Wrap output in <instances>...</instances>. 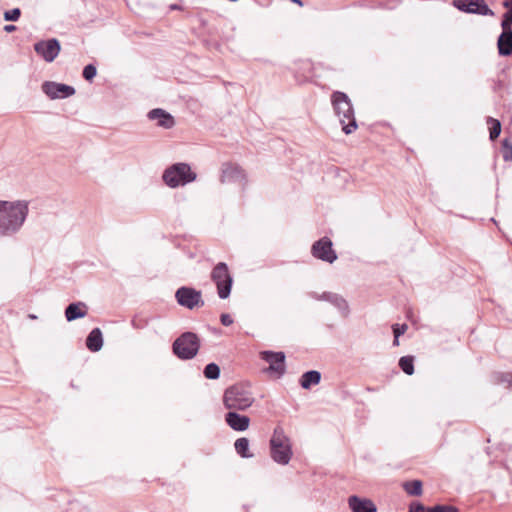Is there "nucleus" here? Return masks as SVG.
I'll use <instances>...</instances> for the list:
<instances>
[{
    "instance_id": "10",
    "label": "nucleus",
    "mask_w": 512,
    "mask_h": 512,
    "mask_svg": "<svg viewBox=\"0 0 512 512\" xmlns=\"http://www.w3.org/2000/svg\"><path fill=\"white\" fill-rule=\"evenodd\" d=\"M453 5L467 13L483 16H493V11L485 4L484 0H453Z\"/></svg>"
},
{
    "instance_id": "21",
    "label": "nucleus",
    "mask_w": 512,
    "mask_h": 512,
    "mask_svg": "<svg viewBox=\"0 0 512 512\" xmlns=\"http://www.w3.org/2000/svg\"><path fill=\"white\" fill-rule=\"evenodd\" d=\"M321 380V373L316 370L305 372L300 379V385L303 389H309L313 385H317Z\"/></svg>"
},
{
    "instance_id": "13",
    "label": "nucleus",
    "mask_w": 512,
    "mask_h": 512,
    "mask_svg": "<svg viewBox=\"0 0 512 512\" xmlns=\"http://www.w3.org/2000/svg\"><path fill=\"white\" fill-rule=\"evenodd\" d=\"M222 183H238L243 185L245 175L243 170L236 164L224 163L221 169Z\"/></svg>"
},
{
    "instance_id": "40",
    "label": "nucleus",
    "mask_w": 512,
    "mask_h": 512,
    "mask_svg": "<svg viewBox=\"0 0 512 512\" xmlns=\"http://www.w3.org/2000/svg\"><path fill=\"white\" fill-rule=\"evenodd\" d=\"M393 344H394V345H398V344H399L398 338H395V337H394Z\"/></svg>"
},
{
    "instance_id": "32",
    "label": "nucleus",
    "mask_w": 512,
    "mask_h": 512,
    "mask_svg": "<svg viewBox=\"0 0 512 512\" xmlns=\"http://www.w3.org/2000/svg\"><path fill=\"white\" fill-rule=\"evenodd\" d=\"M428 512H458V509L449 505H436L428 508Z\"/></svg>"
},
{
    "instance_id": "6",
    "label": "nucleus",
    "mask_w": 512,
    "mask_h": 512,
    "mask_svg": "<svg viewBox=\"0 0 512 512\" xmlns=\"http://www.w3.org/2000/svg\"><path fill=\"white\" fill-rule=\"evenodd\" d=\"M212 279L217 287L219 298L226 299L229 297L232 287V277L225 263H218L212 271Z\"/></svg>"
},
{
    "instance_id": "23",
    "label": "nucleus",
    "mask_w": 512,
    "mask_h": 512,
    "mask_svg": "<svg viewBox=\"0 0 512 512\" xmlns=\"http://www.w3.org/2000/svg\"><path fill=\"white\" fill-rule=\"evenodd\" d=\"M503 6L508 8V11L503 15V20L501 23L502 32L512 31V0H505L503 2Z\"/></svg>"
},
{
    "instance_id": "31",
    "label": "nucleus",
    "mask_w": 512,
    "mask_h": 512,
    "mask_svg": "<svg viewBox=\"0 0 512 512\" xmlns=\"http://www.w3.org/2000/svg\"><path fill=\"white\" fill-rule=\"evenodd\" d=\"M97 70L96 67L92 64H88L83 69V77L87 81L93 80V78L96 76Z\"/></svg>"
},
{
    "instance_id": "28",
    "label": "nucleus",
    "mask_w": 512,
    "mask_h": 512,
    "mask_svg": "<svg viewBox=\"0 0 512 512\" xmlns=\"http://www.w3.org/2000/svg\"><path fill=\"white\" fill-rule=\"evenodd\" d=\"M204 376L207 378V379H217L219 378L220 376V368L217 364L215 363H210L208 364L205 369H204Z\"/></svg>"
},
{
    "instance_id": "35",
    "label": "nucleus",
    "mask_w": 512,
    "mask_h": 512,
    "mask_svg": "<svg viewBox=\"0 0 512 512\" xmlns=\"http://www.w3.org/2000/svg\"><path fill=\"white\" fill-rule=\"evenodd\" d=\"M498 381L512 386V373L507 372L499 374Z\"/></svg>"
},
{
    "instance_id": "41",
    "label": "nucleus",
    "mask_w": 512,
    "mask_h": 512,
    "mask_svg": "<svg viewBox=\"0 0 512 512\" xmlns=\"http://www.w3.org/2000/svg\"><path fill=\"white\" fill-rule=\"evenodd\" d=\"M170 8H171V9H179V7H178L177 5H175V4H174V5H171V6H170Z\"/></svg>"
},
{
    "instance_id": "17",
    "label": "nucleus",
    "mask_w": 512,
    "mask_h": 512,
    "mask_svg": "<svg viewBox=\"0 0 512 512\" xmlns=\"http://www.w3.org/2000/svg\"><path fill=\"white\" fill-rule=\"evenodd\" d=\"M148 118L157 121V125L169 129L174 126V118L165 110L157 108L148 113Z\"/></svg>"
},
{
    "instance_id": "30",
    "label": "nucleus",
    "mask_w": 512,
    "mask_h": 512,
    "mask_svg": "<svg viewBox=\"0 0 512 512\" xmlns=\"http://www.w3.org/2000/svg\"><path fill=\"white\" fill-rule=\"evenodd\" d=\"M21 15V11L19 8H14L11 10H7L4 12L5 21H17Z\"/></svg>"
},
{
    "instance_id": "11",
    "label": "nucleus",
    "mask_w": 512,
    "mask_h": 512,
    "mask_svg": "<svg viewBox=\"0 0 512 512\" xmlns=\"http://www.w3.org/2000/svg\"><path fill=\"white\" fill-rule=\"evenodd\" d=\"M309 296L315 300L327 301L331 303L344 317L349 315L350 309L348 302L337 293L323 292L322 294H318L317 292H310Z\"/></svg>"
},
{
    "instance_id": "8",
    "label": "nucleus",
    "mask_w": 512,
    "mask_h": 512,
    "mask_svg": "<svg viewBox=\"0 0 512 512\" xmlns=\"http://www.w3.org/2000/svg\"><path fill=\"white\" fill-rule=\"evenodd\" d=\"M332 245V241L328 237H323L312 245L311 253L317 259L333 263L337 259V254Z\"/></svg>"
},
{
    "instance_id": "9",
    "label": "nucleus",
    "mask_w": 512,
    "mask_h": 512,
    "mask_svg": "<svg viewBox=\"0 0 512 512\" xmlns=\"http://www.w3.org/2000/svg\"><path fill=\"white\" fill-rule=\"evenodd\" d=\"M42 91L52 100L68 98L76 92L72 86L53 81H45L42 84Z\"/></svg>"
},
{
    "instance_id": "38",
    "label": "nucleus",
    "mask_w": 512,
    "mask_h": 512,
    "mask_svg": "<svg viewBox=\"0 0 512 512\" xmlns=\"http://www.w3.org/2000/svg\"><path fill=\"white\" fill-rule=\"evenodd\" d=\"M199 349V340L197 339L196 335L194 334V357L198 353Z\"/></svg>"
},
{
    "instance_id": "33",
    "label": "nucleus",
    "mask_w": 512,
    "mask_h": 512,
    "mask_svg": "<svg viewBox=\"0 0 512 512\" xmlns=\"http://www.w3.org/2000/svg\"><path fill=\"white\" fill-rule=\"evenodd\" d=\"M407 330V325L406 324H402V325H394L393 326V333H394V336L395 338H399L402 334H404Z\"/></svg>"
},
{
    "instance_id": "26",
    "label": "nucleus",
    "mask_w": 512,
    "mask_h": 512,
    "mask_svg": "<svg viewBox=\"0 0 512 512\" xmlns=\"http://www.w3.org/2000/svg\"><path fill=\"white\" fill-rule=\"evenodd\" d=\"M399 366L404 373L412 375L414 373V364L412 356H403L399 360Z\"/></svg>"
},
{
    "instance_id": "5",
    "label": "nucleus",
    "mask_w": 512,
    "mask_h": 512,
    "mask_svg": "<svg viewBox=\"0 0 512 512\" xmlns=\"http://www.w3.org/2000/svg\"><path fill=\"white\" fill-rule=\"evenodd\" d=\"M162 180L169 188H178L192 182V169L187 163H175L167 167Z\"/></svg>"
},
{
    "instance_id": "4",
    "label": "nucleus",
    "mask_w": 512,
    "mask_h": 512,
    "mask_svg": "<svg viewBox=\"0 0 512 512\" xmlns=\"http://www.w3.org/2000/svg\"><path fill=\"white\" fill-rule=\"evenodd\" d=\"M272 459L281 465H287L292 457V449L289 438L284 431L276 428L270 440Z\"/></svg>"
},
{
    "instance_id": "25",
    "label": "nucleus",
    "mask_w": 512,
    "mask_h": 512,
    "mask_svg": "<svg viewBox=\"0 0 512 512\" xmlns=\"http://www.w3.org/2000/svg\"><path fill=\"white\" fill-rule=\"evenodd\" d=\"M403 488L411 496H420L422 494V482L420 480L407 481L403 484Z\"/></svg>"
},
{
    "instance_id": "39",
    "label": "nucleus",
    "mask_w": 512,
    "mask_h": 512,
    "mask_svg": "<svg viewBox=\"0 0 512 512\" xmlns=\"http://www.w3.org/2000/svg\"><path fill=\"white\" fill-rule=\"evenodd\" d=\"M4 30L10 33L16 30V26L9 24L4 27Z\"/></svg>"
},
{
    "instance_id": "7",
    "label": "nucleus",
    "mask_w": 512,
    "mask_h": 512,
    "mask_svg": "<svg viewBox=\"0 0 512 512\" xmlns=\"http://www.w3.org/2000/svg\"><path fill=\"white\" fill-rule=\"evenodd\" d=\"M35 52L46 62H53L61 51L60 42L55 39L41 40L34 44Z\"/></svg>"
},
{
    "instance_id": "19",
    "label": "nucleus",
    "mask_w": 512,
    "mask_h": 512,
    "mask_svg": "<svg viewBox=\"0 0 512 512\" xmlns=\"http://www.w3.org/2000/svg\"><path fill=\"white\" fill-rule=\"evenodd\" d=\"M498 53L501 56L512 54V31L502 32L497 41Z\"/></svg>"
},
{
    "instance_id": "2",
    "label": "nucleus",
    "mask_w": 512,
    "mask_h": 512,
    "mask_svg": "<svg viewBox=\"0 0 512 512\" xmlns=\"http://www.w3.org/2000/svg\"><path fill=\"white\" fill-rule=\"evenodd\" d=\"M331 102L335 111V114L339 118L342 125V130L345 134H350L357 128L356 119L354 116V110L352 103L344 92L335 91L331 95Z\"/></svg>"
},
{
    "instance_id": "15",
    "label": "nucleus",
    "mask_w": 512,
    "mask_h": 512,
    "mask_svg": "<svg viewBox=\"0 0 512 512\" xmlns=\"http://www.w3.org/2000/svg\"><path fill=\"white\" fill-rule=\"evenodd\" d=\"M225 422L234 431L242 432L248 429L250 418L231 410L225 415Z\"/></svg>"
},
{
    "instance_id": "36",
    "label": "nucleus",
    "mask_w": 512,
    "mask_h": 512,
    "mask_svg": "<svg viewBox=\"0 0 512 512\" xmlns=\"http://www.w3.org/2000/svg\"><path fill=\"white\" fill-rule=\"evenodd\" d=\"M220 320L224 326H229L233 323V319L229 314H222Z\"/></svg>"
},
{
    "instance_id": "3",
    "label": "nucleus",
    "mask_w": 512,
    "mask_h": 512,
    "mask_svg": "<svg viewBox=\"0 0 512 512\" xmlns=\"http://www.w3.org/2000/svg\"><path fill=\"white\" fill-rule=\"evenodd\" d=\"M254 402L252 393L241 385H234L224 392L223 403L230 411L246 410Z\"/></svg>"
},
{
    "instance_id": "29",
    "label": "nucleus",
    "mask_w": 512,
    "mask_h": 512,
    "mask_svg": "<svg viewBox=\"0 0 512 512\" xmlns=\"http://www.w3.org/2000/svg\"><path fill=\"white\" fill-rule=\"evenodd\" d=\"M502 155L505 161L512 160V143L507 138L502 142Z\"/></svg>"
},
{
    "instance_id": "24",
    "label": "nucleus",
    "mask_w": 512,
    "mask_h": 512,
    "mask_svg": "<svg viewBox=\"0 0 512 512\" xmlns=\"http://www.w3.org/2000/svg\"><path fill=\"white\" fill-rule=\"evenodd\" d=\"M234 447L236 452L243 458H251L253 457V454L249 453V440L245 437L238 438L235 443Z\"/></svg>"
},
{
    "instance_id": "14",
    "label": "nucleus",
    "mask_w": 512,
    "mask_h": 512,
    "mask_svg": "<svg viewBox=\"0 0 512 512\" xmlns=\"http://www.w3.org/2000/svg\"><path fill=\"white\" fill-rule=\"evenodd\" d=\"M261 358L269 363V370L282 375L285 372V354L283 352L263 351Z\"/></svg>"
},
{
    "instance_id": "42",
    "label": "nucleus",
    "mask_w": 512,
    "mask_h": 512,
    "mask_svg": "<svg viewBox=\"0 0 512 512\" xmlns=\"http://www.w3.org/2000/svg\"><path fill=\"white\" fill-rule=\"evenodd\" d=\"M29 318H31V319H36V316H35V315L30 314V315H29Z\"/></svg>"
},
{
    "instance_id": "1",
    "label": "nucleus",
    "mask_w": 512,
    "mask_h": 512,
    "mask_svg": "<svg viewBox=\"0 0 512 512\" xmlns=\"http://www.w3.org/2000/svg\"><path fill=\"white\" fill-rule=\"evenodd\" d=\"M29 215L26 200H0V237H14L23 229Z\"/></svg>"
},
{
    "instance_id": "20",
    "label": "nucleus",
    "mask_w": 512,
    "mask_h": 512,
    "mask_svg": "<svg viewBox=\"0 0 512 512\" xmlns=\"http://www.w3.org/2000/svg\"><path fill=\"white\" fill-rule=\"evenodd\" d=\"M86 346L91 352H98L103 346L102 332L99 328H94L86 338Z\"/></svg>"
},
{
    "instance_id": "37",
    "label": "nucleus",
    "mask_w": 512,
    "mask_h": 512,
    "mask_svg": "<svg viewBox=\"0 0 512 512\" xmlns=\"http://www.w3.org/2000/svg\"><path fill=\"white\" fill-rule=\"evenodd\" d=\"M203 305V301L201 299V293L194 290V307Z\"/></svg>"
},
{
    "instance_id": "22",
    "label": "nucleus",
    "mask_w": 512,
    "mask_h": 512,
    "mask_svg": "<svg viewBox=\"0 0 512 512\" xmlns=\"http://www.w3.org/2000/svg\"><path fill=\"white\" fill-rule=\"evenodd\" d=\"M176 298L180 305L187 307L188 309H192V289L187 287H182L177 290Z\"/></svg>"
},
{
    "instance_id": "16",
    "label": "nucleus",
    "mask_w": 512,
    "mask_h": 512,
    "mask_svg": "<svg viewBox=\"0 0 512 512\" xmlns=\"http://www.w3.org/2000/svg\"><path fill=\"white\" fill-rule=\"evenodd\" d=\"M349 508L352 512H376V505L369 499L352 495L348 498Z\"/></svg>"
},
{
    "instance_id": "18",
    "label": "nucleus",
    "mask_w": 512,
    "mask_h": 512,
    "mask_svg": "<svg viewBox=\"0 0 512 512\" xmlns=\"http://www.w3.org/2000/svg\"><path fill=\"white\" fill-rule=\"evenodd\" d=\"M87 315V305L84 302H74L65 309V317L71 322Z\"/></svg>"
},
{
    "instance_id": "34",
    "label": "nucleus",
    "mask_w": 512,
    "mask_h": 512,
    "mask_svg": "<svg viewBox=\"0 0 512 512\" xmlns=\"http://www.w3.org/2000/svg\"><path fill=\"white\" fill-rule=\"evenodd\" d=\"M409 512H428V509H426L423 504L416 502L410 504Z\"/></svg>"
},
{
    "instance_id": "12",
    "label": "nucleus",
    "mask_w": 512,
    "mask_h": 512,
    "mask_svg": "<svg viewBox=\"0 0 512 512\" xmlns=\"http://www.w3.org/2000/svg\"><path fill=\"white\" fill-rule=\"evenodd\" d=\"M173 352L183 360L192 358V332H185L174 341Z\"/></svg>"
},
{
    "instance_id": "27",
    "label": "nucleus",
    "mask_w": 512,
    "mask_h": 512,
    "mask_svg": "<svg viewBox=\"0 0 512 512\" xmlns=\"http://www.w3.org/2000/svg\"><path fill=\"white\" fill-rule=\"evenodd\" d=\"M487 122L490 124V139L495 140L501 133V123L492 117H489Z\"/></svg>"
}]
</instances>
